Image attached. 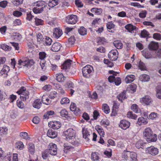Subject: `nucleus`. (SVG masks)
<instances>
[{
	"label": "nucleus",
	"instance_id": "nucleus-1",
	"mask_svg": "<svg viewBox=\"0 0 161 161\" xmlns=\"http://www.w3.org/2000/svg\"><path fill=\"white\" fill-rule=\"evenodd\" d=\"M143 137L147 141L150 143L155 142L157 140V135L156 134H153V131L149 127L146 128L143 132Z\"/></svg>",
	"mask_w": 161,
	"mask_h": 161
},
{
	"label": "nucleus",
	"instance_id": "nucleus-2",
	"mask_svg": "<svg viewBox=\"0 0 161 161\" xmlns=\"http://www.w3.org/2000/svg\"><path fill=\"white\" fill-rule=\"evenodd\" d=\"M47 4L44 1H38L34 3L33 12L35 14L41 13L44 11V9L47 6Z\"/></svg>",
	"mask_w": 161,
	"mask_h": 161
},
{
	"label": "nucleus",
	"instance_id": "nucleus-3",
	"mask_svg": "<svg viewBox=\"0 0 161 161\" xmlns=\"http://www.w3.org/2000/svg\"><path fill=\"white\" fill-rule=\"evenodd\" d=\"M35 63L33 59H27L22 58L18 61V64L19 65H23L27 68L30 67Z\"/></svg>",
	"mask_w": 161,
	"mask_h": 161
},
{
	"label": "nucleus",
	"instance_id": "nucleus-4",
	"mask_svg": "<svg viewBox=\"0 0 161 161\" xmlns=\"http://www.w3.org/2000/svg\"><path fill=\"white\" fill-rule=\"evenodd\" d=\"M67 140L74 139L75 136V131L72 128H69L64 132Z\"/></svg>",
	"mask_w": 161,
	"mask_h": 161
},
{
	"label": "nucleus",
	"instance_id": "nucleus-5",
	"mask_svg": "<svg viewBox=\"0 0 161 161\" xmlns=\"http://www.w3.org/2000/svg\"><path fill=\"white\" fill-rule=\"evenodd\" d=\"M25 89L24 87H22L21 89L17 92V93L19 95L20 94V98L23 101H25L29 98V92L27 91L24 90Z\"/></svg>",
	"mask_w": 161,
	"mask_h": 161
},
{
	"label": "nucleus",
	"instance_id": "nucleus-6",
	"mask_svg": "<svg viewBox=\"0 0 161 161\" xmlns=\"http://www.w3.org/2000/svg\"><path fill=\"white\" fill-rule=\"evenodd\" d=\"M93 71V68L92 66L87 65L82 68L83 75L85 77L89 78L90 76V74Z\"/></svg>",
	"mask_w": 161,
	"mask_h": 161
},
{
	"label": "nucleus",
	"instance_id": "nucleus-7",
	"mask_svg": "<svg viewBox=\"0 0 161 161\" xmlns=\"http://www.w3.org/2000/svg\"><path fill=\"white\" fill-rule=\"evenodd\" d=\"M146 153L153 156H155L158 153V149L153 146H151L146 148L145 150Z\"/></svg>",
	"mask_w": 161,
	"mask_h": 161
},
{
	"label": "nucleus",
	"instance_id": "nucleus-8",
	"mask_svg": "<svg viewBox=\"0 0 161 161\" xmlns=\"http://www.w3.org/2000/svg\"><path fill=\"white\" fill-rule=\"evenodd\" d=\"M47 149L49 153L51 155H55L57 153V147L56 144L53 143H50L48 146Z\"/></svg>",
	"mask_w": 161,
	"mask_h": 161
},
{
	"label": "nucleus",
	"instance_id": "nucleus-9",
	"mask_svg": "<svg viewBox=\"0 0 161 161\" xmlns=\"http://www.w3.org/2000/svg\"><path fill=\"white\" fill-rule=\"evenodd\" d=\"M140 102L143 104L149 105L152 103L153 101L150 96L146 95L140 99Z\"/></svg>",
	"mask_w": 161,
	"mask_h": 161
},
{
	"label": "nucleus",
	"instance_id": "nucleus-10",
	"mask_svg": "<svg viewBox=\"0 0 161 161\" xmlns=\"http://www.w3.org/2000/svg\"><path fill=\"white\" fill-rule=\"evenodd\" d=\"M78 20L77 16L74 15H68L66 18V22L69 24H74Z\"/></svg>",
	"mask_w": 161,
	"mask_h": 161
},
{
	"label": "nucleus",
	"instance_id": "nucleus-11",
	"mask_svg": "<svg viewBox=\"0 0 161 161\" xmlns=\"http://www.w3.org/2000/svg\"><path fill=\"white\" fill-rule=\"evenodd\" d=\"M118 52L116 49L112 50L108 53V58L112 61L116 60L118 58Z\"/></svg>",
	"mask_w": 161,
	"mask_h": 161
},
{
	"label": "nucleus",
	"instance_id": "nucleus-12",
	"mask_svg": "<svg viewBox=\"0 0 161 161\" xmlns=\"http://www.w3.org/2000/svg\"><path fill=\"white\" fill-rule=\"evenodd\" d=\"M49 126L53 129L57 130L60 128L61 124L60 122L57 121H51L48 123Z\"/></svg>",
	"mask_w": 161,
	"mask_h": 161
},
{
	"label": "nucleus",
	"instance_id": "nucleus-13",
	"mask_svg": "<svg viewBox=\"0 0 161 161\" xmlns=\"http://www.w3.org/2000/svg\"><path fill=\"white\" fill-rule=\"evenodd\" d=\"M130 125V123L127 120L123 119L120 120L119 127L122 129L125 130L128 128Z\"/></svg>",
	"mask_w": 161,
	"mask_h": 161
},
{
	"label": "nucleus",
	"instance_id": "nucleus-14",
	"mask_svg": "<svg viewBox=\"0 0 161 161\" xmlns=\"http://www.w3.org/2000/svg\"><path fill=\"white\" fill-rule=\"evenodd\" d=\"M63 32L61 29L59 28H55L53 30V36L56 38H58L63 34Z\"/></svg>",
	"mask_w": 161,
	"mask_h": 161
},
{
	"label": "nucleus",
	"instance_id": "nucleus-15",
	"mask_svg": "<svg viewBox=\"0 0 161 161\" xmlns=\"http://www.w3.org/2000/svg\"><path fill=\"white\" fill-rule=\"evenodd\" d=\"M70 110L74 112L76 115H79L80 113V110L79 108L76 107V104L74 103H71L70 106Z\"/></svg>",
	"mask_w": 161,
	"mask_h": 161
},
{
	"label": "nucleus",
	"instance_id": "nucleus-16",
	"mask_svg": "<svg viewBox=\"0 0 161 161\" xmlns=\"http://www.w3.org/2000/svg\"><path fill=\"white\" fill-rule=\"evenodd\" d=\"M62 46L59 42H55L52 45L51 50L53 52H57L60 50Z\"/></svg>",
	"mask_w": 161,
	"mask_h": 161
},
{
	"label": "nucleus",
	"instance_id": "nucleus-17",
	"mask_svg": "<svg viewBox=\"0 0 161 161\" xmlns=\"http://www.w3.org/2000/svg\"><path fill=\"white\" fill-rule=\"evenodd\" d=\"M148 123V119L147 118H145L143 117H139L138 119L136 124L139 125H145Z\"/></svg>",
	"mask_w": 161,
	"mask_h": 161
},
{
	"label": "nucleus",
	"instance_id": "nucleus-18",
	"mask_svg": "<svg viewBox=\"0 0 161 161\" xmlns=\"http://www.w3.org/2000/svg\"><path fill=\"white\" fill-rule=\"evenodd\" d=\"M47 135L51 138H54L57 136V133L52 129H49L47 131Z\"/></svg>",
	"mask_w": 161,
	"mask_h": 161
},
{
	"label": "nucleus",
	"instance_id": "nucleus-19",
	"mask_svg": "<svg viewBox=\"0 0 161 161\" xmlns=\"http://www.w3.org/2000/svg\"><path fill=\"white\" fill-rule=\"evenodd\" d=\"M135 76L134 75H128L125 77V81L127 83H130L135 80Z\"/></svg>",
	"mask_w": 161,
	"mask_h": 161
},
{
	"label": "nucleus",
	"instance_id": "nucleus-20",
	"mask_svg": "<svg viewBox=\"0 0 161 161\" xmlns=\"http://www.w3.org/2000/svg\"><path fill=\"white\" fill-rule=\"evenodd\" d=\"M158 47L157 42H152L149 45L148 47L150 50H156Z\"/></svg>",
	"mask_w": 161,
	"mask_h": 161
},
{
	"label": "nucleus",
	"instance_id": "nucleus-21",
	"mask_svg": "<svg viewBox=\"0 0 161 161\" xmlns=\"http://www.w3.org/2000/svg\"><path fill=\"white\" fill-rule=\"evenodd\" d=\"M143 56L147 59L153 57L154 58V57H153L150 51L148 50H143Z\"/></svg>",
	"mask_w": 161,
	"mask_h": 161
},
{
	"label": "nucleus",
	"instance_id": "nucleus-22",
	"mask_svg": "<svg viewBox=\"0 0 161 161\" xmlns=\"http://www.w3.org/2000/svg\"><path fill=\"white\" fill-rule=\"evenodd\" d=\"M42 103L46 105H48L51 102V101L48 98L47 95H43L42 97Z\"/></svg>",
	"mask_w": 161,
	"mask_h": 161
},
{
	"label": "nucleus",
	"instance_id": "nucleus-23",
	"mask_svg": "<svg viewBox=\"0 0 161 161\" xmlns=\"http://www.w3.org/2000/svg\"><path fill=\"white\" fill-rule=\"evenodd\" d=\"M65 77L62 73H58L56 74V79L59 82H63L65 80Z\"/></svg>",
	"mask_w": 161,
	"mask_h": 161
},
{
	"label": "nucleus",
	"instance_id": "nucleus-24",
	"mask_svg": "<svg viewBox=\"0 0 161 161\" xmlns=\"http://www.w3.org/2000/svg\"><path fill=\"white\" fill-rule=\"evenodd\" d=\"M83 136L85 139H89L88 137L90 136V133L87 130V128L84 127L82 130Z\"/></svg>",
	"mask_w": 161,
	"mask_h": 161
},
{
	"label": "nucleus",
	"instance_id": "nucleus-25",
	"mask_svg": "<svg viewBox=\"0 0 161 161\" xmlns=\"http://www.w3.org/2000/svg\"><path fill=\"white\" fill-rule=\"evenodd\" d=\"M45 38L44 39V40L42 43H43L44 45L46 46L50 45L52 42V39L49 37L46 36H45Z\"/></svg>",
	"mask_w": 161,
	"mask_h": 161
},
{
	"label": "nucleus",
	"instance_id": "nucleus-26",
	"mask_svg": "<svg viewBox=\"0 0 161 161\" xmlns=\"http://www.w3.org/2000/svg\"><path fill=\"white\" fill-rule=\"evenodd\" d=\"M68 87L70 89V93L71 95H72L75 91L73 89H74L75 86L74 84L71 81H69L66 84Z\"/></svg>",
	"mask_w": 161,
	"mask_h": 161
},
{
	"label": "nucleus",
	"instance_id": "nucleus-27",
	"mask_svg": "<svg viewBox=\"0 0 161 161\" xmlns=\"http://www.w3.org/2000/svg\"><path fill=\"white\" fill-rule=\"evenodd\" d=\"M96 130L97 131L100 136L104 137V132L102 127L99 125H97L95 127Z\"/></svg>",
	"mask_w": 161,
	"mask_h": 161
},
{
	"label": "nucleus",
	"instance_id": "nucleus-28",
	"mask_svg": "<svg viewBox=\"0 0 161 161\" xmlns=\"http://www.w3.org/2000/svg\"><path fill=\"white\" fill-rule=\"evenodd\" d=\"M125 28L129 32H132L136 29V27L131 24H128L125 26Z\"/></svg>",
	"mask_w": 161,
	"mask_h": 161
},
{
	"label": "nucleus",
	"instance_id": "nucleus-29",
	"mask_svg": "<svg viewBox=\"0 0 161 161\" xmlns=\"http://www.w3.org/2000/svg\"><path fill=\"white\" fill-rule=\"evenodd\" d=\"M140 80L142 81H147L150 79L149 75L146 74H143L141 75L139 77Z\"/></svg>",
	"mask_w": 161,
	"mask_h": 161
},
{
	"label": "nucleus",
	"instance_id": "nucleus-30",
	"mask_svg": "<svg viewBox=\"0 0 161 161\" xmlns=\"http://www.w3.org/2000/svg\"><path fill=\"white\" fill-rule=\"evenodd\" d=\"M41 104V101L40 100L38 99L34 101L33 106L34 108L39 109L40 108Z\"/></svg>",
	"mask_w": 161,
	"mask_h": 161
},
{
	"label": "nucleus",
	"instance_id": "nucleus-31",
	"mask_svg": "<svg viewBox=\"0 0 161 161\" xmlns=\"http://www.w3.org/2000/svg\"><path fill=\"white\" fill-rule=\"evenodd\" d=\"M114 45L118 49H120L123 47V44L119 40L115 41L114 42Z\"/></svg>",
	"mask_w": 161,
	"mask_h": 161
},
{
	"label": "nucleus",
	"instance_id": "nucleus-32",
	"mask_svg": "<svg viewBox=\"0 0 161 161\" xmlns=\"http://www.w3.org/2000/svg\"><path fill=\"white\" fill-rule=\"evenodd\" d=\"M146 144L145 142L142 140H139L136 144V146L137 148L139 149L141 148H143L144 146Z\"/></svg>",
	"mask_w": 161,
	"mask_h": 161
},
{
	"label": "nucleus",
	"instance_id": "nucleus-33",
	"mask_svg": "<svg viewBox=\"0 0 161 161\" xmlns=\"http://www.w3.org/2000/svg\"><path fill=\"white\" fill-rule=\"evenodd\" d=\"M10 70L9 67L6 65H4L1 71V73L2 74L7 75V73Z\"/></svg>",
	"mask_w": 161,
	"mask_h": 161
},
{
	"label": "nucleus",
	"instance_id": "nucleus-34",
	"mask_svg": "<svg viewBox=\"0 0 161 161\" xmlns=\"http://www.w3.org/2000/svg\"><path fill=\"white\" fill-rule=\"evenodd\" d=\"M28 150L31 154H34L35 152V146L32 143H30L28 145Z\"/></svg>",
	"mask_w": 161,
	"mask_h": 161
},
{
	"label": "nucleus",
	"instance_id": "nucleus-35",
	"mask_svg": "<svg viewBox=\"0 0 161 161\" xmlns=\"http://www.w3.org/2000/svg\"><path fill=\"white\" fill-rule=\"evenodd\" d=\"M102 109L104 112L106 114H108L110 111V109L109 106L107 104H103L102 106Z\"/></svg>",
	"mask_w": 161,
	"mask_h": 161
},
{
	"label": "nucleus",
	"instance_id": "nucleus-36",
	"mask_svg": "<svg viewBox=\"0 0 161 161\" xmlns=\"http://www.w3.org/2000/svg\"><path fill=\"white\" fill-rule=\"evenodd\" d=\"M131 161H137V155L136 153L129 151Z\"/></svg>",
	"mask_w": 161,
	"mask_h": 161
},
{
	"label": "nucleus",
	"instance_id": "nucleus-37",
	"mask_svg": "<svg viewBox=\"0 0 161 161\" xmlns=\"http://www.w3.org/2000/svg\"><path fill=\"white\" fill-rule=\"evenodd\" d=\"M54 113V112L52 110L47 111L44 114V117L46 119H48L51 117L52 115Z\"/></svg>",
	"mask_w": 161,
	"mask_h": 161
},
{
	"label": "nucleus",
	"instance_id": "nucleus-38",
	"mask_svg": "<svg viewBox=\"0 0 161 161\" xmlns=\"http://www.w3.org/2000/svg\"><path fill=\"white\" fill-rule=\"evenodd\" d=\"M46 53L44 52H40L39 53V58L41 61H45V59L46 57Z\"/></svg>",
	"mask_w": 161,
	"mask_h": 161
},
{
	"label": "nucleus",
	"instance_id": "nucleus-39",
	"mask_svg": "<svg viewBox=\"0 0 161 161\" xmlns=\"http://www.w3.org/2000/svg\"><path fill=\"white\" fill-rule=\"evenodd\" d=\"M131 109L136 113H139L140 112V109L139 108L137 105L136 104H133L131 107Z\"/></svg>",
	"mask_w": 161,
	"mask_h": 161
},
{
	"label": "nucleus",
	"instance_id": "nucleus-40",
	"mask_svg": "<svg viewBox=\"0 0 161 161\" xmlns=\"http://www.w3.org/2000/svg\"><path fill=\"white\" fill-rule=\"evenodd\" d=\"M117 98L119 101L122 102L123 100L126 98L125 92H124L120 93L117 96Z\"/></svg>",
	"mask_w": 161,
	"mask_h": 161
},
{
	"label": "nucleus",
	"instance_id": "nucleus-41",
	"mask_svg": "<svg viewBox=\"0 0 161 161\" xmlns=\"http://www.w3.org/2000/svg\"><path fill=\"white\" fill-rule=\"evenodd\" d=\"M78 31L79 33L81 35L84 36L86 34V30L84 27H81Z\"/></svg>",
	"mask_w": 161,
	"mask_h": 161
},
{
	"label": "nucleus",
	"instance_id": "nucleus-42",
	"mask_svg": "<svg viewBox=\"0 0 161 161\" xmlns=\"http://www.w3.org/2000/svg\"><path fill=\"white\" fill-rule=\"evenodd\" d=\"M58 114L62 117L67 118L68 117V112L65 109L62 110Z\"/></svg>",
	"mask_w": 161,
	"mask_h": 161
},
{
	"label": "nucleus",
	"instance_id": "nucleus-43",
	"mask_svg": "<svg viewBox=\"0 0 161 161\" xmlns=\"http://www.w3.org/2000/svg\"><path fill=\"white\" fill-rule=\"evenodd\" d=\"M91 11L92 12H94L97 15L100 14L102 12V10L101 8H93L91 10Z\"/></svg>",
	"mask_w": 161,
	"mask_h": 161
},
{
	"label": "nucleus",
	"instance_id": "nucleus-44",
	"mask_svg": "<svg viewBox=\"0 0 161 161\" xmlns=\"http://www.w3.org/2000/svg\"><path fill=\"white\" fill-rule=\"evenodd\" d=\"M15 146L16 147L20 150H22L24 147L23 143L21 141L17 142L15 144Z\"/></svg>",
	"mask_w": 161,
	"mask_h": 161
},
{
	"label": "nucleus",
	"instance_id": "nucleus-45",
	"mask_svg": "<svg viewBox=\"0 0 161 161\" xmlns=\"http://www.w3.org/2000/svg\"><path fill=\"white\" fill-rule=\"evenodd\" d=\"M138 67L141 70H146V67L145 64L140 60L139 63Z\"/></svg>",
	"mask_w": 161,
	"mask_h": 161
},
{
	"label": "nucleus",
	"instance_id": "nucleus-46",
	"mask_svg": "<svg viewBox=\"0 0 161 161\" xmlns=\"http://www.w3.org/2000/svg\"><path fill=\"white\" fill-rule=\"evenodd\" d=\"M127 116L128 118L134 119H135L137 117V116L134 114L132 112H128L127 114Z\"/></svg>",
	"mask_w": 161,
	"mask_h": 161
},
{
	"label": "nucleus",
	"instance_id": "nucleus-47",
	"mask_svg": "<svg viewBox=\"0 0 161 161\" xmlns=\"http://www.w3.org/2000/svg\"><path fill=\"white\" fill-rule=\"evenodd\" d=\"M38 42L40 43H42L45 38V37H43L42 35L40 33H38L37 35Z\"/></svg>",
	"mask_w": 161,
	"mask_h": 161
},
{
	"label": "nucleus",
	"instance_id": "nucleus-48",
	"mask_svg": "<svg viewBox=\"0 0 161 161\" xmlns=\"http://www.w3.org/2000/svg\"><path fill=\"white\" fill-rule=\"evenodd\" d=\"M58 4V3L52 0H50L47 3L48 6L50 8H53Z\"/></svg>",
	"mask_w": 161,
	"mask_h": 161
},
{
	"label": "nucleus",
	"instance_id": "nucleus-49",
	"mask_svg": "<svg viewBox=\"0 0 161 161\" xmlns=\"http://www.w3.org/2000/svg\"><path fill=\"white\" fill-rule=\"evenodd\" d=\"M72 61L70 59H67L63 64V66L65 68L67 69L68 68L70 65Z\"/></svg>",
	"mask_w": 161,
	"mask_h": 161
},
{
	"label": "nucleus",
	"instance_id": "nucleus-50",
	"mask_svg": "<svg viewBox=\"0 0 161 161\" xmlns=\"http://www.w3.org/2000/svg\"><path fill=\"white\" fill-rule=\"evenodd\" d=\"M64 151L65 153H67L69 151H70L73 149V147L71 146L66 145L65 144H64Z\"/></svg>",
	"mask_w": 161,
	"mask_h": 161
},
{
	"label": "nucleus",
	"instance_id": "nucleus-51",
	"mask_svg": "<svg viewBox=\"0 0 161 161\" xmlns=\"http://www.w3.org/2000/svg\"><path fill=\"white\" fill-rule=\"evenodd\" d=\"M107 28L108 29H112L114 28L115 25L112 21L108 22L106 24Z\"/></svg>",
	"mask_w": 161,
	"mask_h": 161
},
{
	"label": "nucleus",
	"instance_id": "nucleus-52",
	"mask_svg": "<svg viewBox=\"0 0 161 161\" xmlns=\"http://www.w3.org/2000/svg\"><path fill=\"white\" fill-rule=\"evenodd\" d=\"M149 35V33L145 30H143L141 33V36L142 37H147Z\"/></svg>",
	"mask_w": 161,
	"mask_h": 161
},
{
	"label": "nucleus",
	"instance_id": "nucleus-53",
	"mask_svg": "<svg viewBox=\"0 0 161 161\" xmlns=\"http://www.w3.org/2000/svg\"><path fill=\"white\" fill-rule=\"evenodd\" d=\"M20 136L23 139L27 140L29 139V137L28 133L26 132H21L20 133Z\"/></svg>",
	"mask_w": 161,
	"mask_h": 161
},
{
	"label": "nucleus",
	"instance_id": "nucleus-54",
	"mask_svg": "<svg viewBox=\"0 0 161 161\" xmlns=\"http://www.w3.org/2000/svg\"><path fill=\"white\" fill-rule=\"evenodd\" d=\"M92 159L93 161H99V158L96 153H93L91 155Z\"/></svg>",
	"mask_w": 161,
	"mask_h": 161
},
{
	"label": "nucleus",
	"instance_id": "nucleus-55",
	"mask_svg": "<svg viewBox=\"0 0 161 161\" xmlns=\"http://www.w3.org/2000/svg\"><path fill=\"white\" fill-rule=\"evenodd\" d=\"M153 37L157 40H160L161 39V35L159 33H154L153 34Z\"/></svg>",
	"mask_w": 161,
	"mask_h": 161
},
{
	"label": "nucleus",
	"instance_id": "nucleus-56",
	"mask_svg": "<svg viewBox=\"0 0 161 161\" xmlns=\"http://www.w3.org/2000/svg\"><path fill=\"white\" fill-rule=\"evenodd\" d=\"M8 129L6 127H0V133L3 134H6L7 133Z\"/></svg>",
	"mask_w": 161,
	"mask_h": 161
},
{
	"label": "nucleus",
	"instance_id": "nucleus-57",
	"mask_svg": "<svg viewBox=\"0 0 161 161\" xmlns=\"http://www.w3.org/2000/svg\"><path fill=\"white\" fill-rule=\"evenodd\" d=\"M35 19V22L36 25H42L43 23V21L41 19H40L36 18Z\"/></svg>",
	"mask_w": 161,
	"mask_h": 161
},
{
	"label": "nucleus",
	"instance_id": "nucleus-58",
	"mask_svg": "<svg viewBox=\"0 0 161 161\" xmlns=\"http://www.w3.org/2000/svg\"><path fill=\"white\" fill-rule=\"evenodd\" d=\"M101 21V19L99 18H96L94 19L92 23V26H95L100 23Z\"/></svg>",
	"mask_w": 161,
	"mask_h": 161
},
{
	"label": "nucleus",
	"instance_id": "nucleus-59",
	"mask_svg": "<svg viewBox=\"0 0 161 161\" xmlns=\"http://www.w3.org/2000/svg\"><path fill=\"white\" fill-rule=\"evenodd\" d=\"M1 47L3 50L5 51H9L11 50V48L10 47L5 44L1 45Z\"/></svg>",
	"mask_w": 161,
	"mask_h": 161
},
{
	"label": "nucleus",
	"instance_id": "nucleus-60",
	"mask_svg": "<svg viewBox=\"0 0 161 161\" xmlns=\"http://www.w3.org/2000/svg\"><path fill=\"white\" fill-rule=\"evenodd\" d=\"M9 113L11 117L13 119H14L17 116L16 111L15 110H12L10 111Z\"/></svg>",
	"mask_w": 161,
	"mask_h": 161
},
{
	"label": "nucleus",
	"instance_id": "nucleus-61",
	"mask_svg": "<svg viewBox=\"0 0 161 161\" xmlns=\"http://www.w3.org/2000/svg\"><path fill=\"white\" fill-rule=\"evenodd\" d=\"M156 89V97L158 99H161V89H160L159 87H157Z\"/></svg>",
	"mask_w": 161,
	"mask_h": 161
},
{
	"label": "nucleus",
	"instance_id": "nucleus-62",
	"mask_svg": "<svg viewBox=\"0 0 161 161\" xmlns=\"http://www.w3.org/2000/svg\"><path fill=\"white\" fill-rule=\"evenodd\" d=\"M17 105L18 107L21 109L23 108L25 106L24 103L22 101L19 100H18L17 101Z\"/></svg>",
	"mask_w": 161,
	"mask_h": 161
},
{
	"label": "nucleus",
	"instance_id": "nucleus-63",
	"mask_svg": "<svg viewBox=\"0 0 161 161\" xmlns=\"http://www.w3.org/2000/svg\"><path fill=\"white\" fill-rule=\"evenodd\" d=\"M158 117V114L155 113H151L149 116V118L153 120L155 119Z\"/></svg>",
	"mask_w": 161,
	"mask_h": 161
},
{
	"label": "nucleus",
	"instance_id": "nucleus-64",
	"mask_svg": "<svg viewBox=\"0 0 161 161\" xmlns=\"http://www.w3.org/2000/svg\"><path fill=\"white\" fill-rule=\"evenodd\" d=\"M48 152V150H46L42 152V158L45 159H46L47 157H48L49 155Z\"/></svg>",
	"mask_w": 161,
	"mask_h": 161
}]
</instances>
